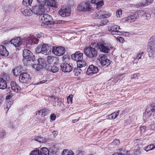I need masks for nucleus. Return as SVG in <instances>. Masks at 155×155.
I'll return each mask as SVG.
<instances>
[{"label": "nucleus", "mask_w": 155, "mask_h": 155, "mask_svg": "<svg viewBox=\"0 0 155 155\" xmlns=\"http://www.w3.org/2000/svg\"><path fill=\"white\" fill-rule=\"evenodd\" d=\"M84 52L85 55L89 58H94L97 55V51L95 48L91 46L85 48Z\"/></svg>", "instance_id": "obj_1"}, {"label": "nucleus", "mask_w": 155, "mask_h": 155, "mask_svg": "<svg viewBox=\"0 0 155 155\" xmlns=\"http://www.w3.org/2000/svg\"><path fill=\"white\" fill-rule=\"evenodd\" d=\"M77 67H75L74 68V72L76 76H78L80 75L84 70L83 68L84 67L87 65V63L83 59L79 61L77 63Z\"/></svg>", "instance_id": "obj_2"}, {"label": "nucleus", "mask_w": 155, "mask_h": 155, "mask_svg": "<svg viewBox=\"0 0 155 155\" xmlns=\"http://www.w3.org/2000/svg\"><path fill=\"white\" fill-rule=\"evenodd\" d=\"M94 47L98 48L100 51L104 53H108L110 51L111 46L108 45L104 42H102L99 43H94L93 45Z\"/></svg>", "instance_id": "obj_3"}, {"label": "nucleus", "mask_w": 155, "mask_h": 155, "mask_svg": "<svg viewBox=\"0 0 155 155\" xmlns=\"http://www.w3.org/2000/svg\"><path fill=\"white\" fill-rule=\"evenodd\" d=\"M23 56L25 58V60L26 61H34L35 60V57L34 55L28 50L25 49L23 51Z\"/></svg>", "instance_id": "obj_4"}, {"label": "nucleus", "mask_w": 155, "mask_h": 155, "mask_svg": "<svg viewBox=\"0 0 155 155\" xmlns=\"http://www.w3.org/2000/svg\"><path fill=\"white\" fill-rule=\"evenodd\" d=\"M11 42L15 47H23L25 44V40L19 37H15L11 40Z\"/></svg>", "instance_id": "obj_5"}, {"label": "nucleus", "mask_w": 155, "mask_h": 155, "mask_svg": "<svg viewBox=\"0 0 155 155\" xmlns=\"http://www.w3.org/2000/svg\"><path fill=\"white\" fill-rule=\"evenodd\" d=\"M39 19L42 21V24L46 25L51 24L53 23L52 17L48 14H44L39 16Z\"/></svg>", "instance_id": "obj_6"}, {"label": "nucleus", "mask_w": 155, "mask_h": 155, "mask_svg": "<svg viewBox=\"0 0 155 155\" xmlns=\"http://www.w3.org/2000/svg\"><path fill=\"white\" fill-rule=\"evenodd\" d=\"M107 29L111 34L113 35H121L124 34L125 32L118 31L120 29V27L117 25H109L107 27Z\"/></svg>", "instance_id": "obj_7"}, {"label": "nucleus", "mask_w": 155, "mask_h": 155, "mask_svg": "<svg viewBox=\"0 0 155 155\" xmlns=\"http://www.w3.org/2000/svg\"><path fill=\"white\" fill-rule=\"evenodd\" d=\"M45 6L39 5L34 6L32 8L33 12L35 15H43L45 12Z\"/></svg>", "instance_id": "obj_8"}, {"label": "nucleus", "mask_w": 155, "mask_h": 155, "mask_svg": "<svg viewBox=\"0 0 155 155\" xmlns=\"http://www.w3.org/2000/svg\"><path fill=\"white\" fill-rule=\"evenodd\" d=\"M98 59L101 64L103 66L107 67L110 64V61L107 58L106 55L105 54H99Z\"/></svg>", "instance_id": "obj_9"}, {"label": "nucleus", "mask_w": 155, "mask_h": 155, "mask_svg": "<svg viewBox=\"0 0 155 155\" xmlns=\"http://www.w3.org/2000/svg\"><path fill=\"white\" fill-rule=\"evenodd\" d=\"M71 13L70 8L68 6H62L59 10V15L63 17L68 16Z\"/></svg>", "instance_id": "obj_10"}, {"label": "nucleus", "mask_w": 155, "mask_h": 155, "mask_svg": "<svg viewBox=\"0 0 155 155\" xmlns=\"http://www.w3.org/2000/svg\"><path fill=\"white\" fill-rule=\"evenodd\" d=\"M111 14L109 12L103 11L98 12V13H95L93 16L95 18H106L110 17Z\"/></svg>", "instance_id": "obj_11"}, {"label": "nucleus", "mask_w": 155, "mask_h": 155, "mask_svg": "<svg viewBox=\"0 0 155 155\" xmlns=\"http://www.w3.org/2000/svg\"><path fill=\"white\" fill-rule=\"evenodd\" d=\"M31 78L30 75L27 73H23L21 74L19 77V81L22 83L28 84L31 81Z\"/></svg>", "instance_id": "obj_12"}, {"label": "nucleus", "mask_w": 155, "mask_h": 155, "mask_svg": "<svg viewBox=\"0 0 155 155\" xmlns=\"http://www.w3.org/2000/svg\"><path fill=\"white\" fill-rule=\"evenodd\" d=\"M53 53L55 55L58 56L63 54L65 52V48L63 47L54 46L52 47Z\"/></svg>", "instance_id": "obj_13"}, {"label": "nucleus", "mask_w": 155, "mask_h": 155, "mask_svg": "<svg viewBox=\"0 0 155 155\" xmlns=\"http://www.w3.org/2000/svg\"><path fill=\"white\" fill-rule=\"evenodd\" d=\"M60 67L62 71L65 72H70L74 68L73 66L65 63L61 64Z\"/></svg>", "instance_id": "obj_14"}, {"label": "nucleus", "mask_w": 155, "mask_h": 155, "mask_svg": "<svg viewBox=\"0 0 155 155\" xmlns=\"http://www.w3.org/2000/svg\"><path fill=\"white\" fill-rule=\"evenodd\" d=\"M52 46H49L48 44H44L41 48V53L45 55H48L51 53Z\"/></svg>", "instance_id": "obj_15"}, {"label": "nucleus", "mask_w": 155, "mask_h": 155, "mask_svg": "<svg viewBox=\"0 0 155 155\" xmlns=\"http://www.w3.org/2000/svg\"><path fill=\"white\" fill-rule=\"evenodd\" d=\"M98 69L97 67L93 65L89 66L87 70V74L89 75H93V74L97 73L98 71Z\"/></svg>", "instance_id": "obj_16"}, {"label": "nucleus", "mask_w": 155, "mask_h": 155, "mask_svg": "<svg viewBox=\"0 0 155 155\" xmlns=\"http://www.w3.org/2000/svg\"><path fill=\"white\" fill-rule=\"evenodd\" d=\"M149 55L150 57H152L155 53V44L153 42H150L148 44Z\"/></svg>", "instance_id": "obj_17"}, {"label": "nucleus", "mask_w": 155, "mask_h": 155, "mask_svg": "<svg viewBox=\"0 0 155 155\" xmlns=\"http://www.w3.org/2000/svg\"><path fill=\"white\" fill-rule=\"evenodd\" d=\"M77 9L79 11H85L86 10L89 11L90 10L91 8L90 7L88 4L83 2L81 3L78 6Z\"/></svg>", "instance_id": "obj_18"}, {"label": "nucleus", "mask_w": 155, "mask_h": 155, "mask_svg": "<svg viewBox=\"0 0 155 155\" xmlns=\"http://www.w3.org/2000/svg\"><path fill=\"white\" fill-rule=\"evenodd\" d=\"M83 54L79 53V52H76L74 54H73L71 55L72 59L77 62L79 61H81L83 59Z\"/></svg>", "instance_id": "obj_19"}, {"label": "nucleus", "mask_w": 155, "mask_h": 155, "mask_svg": "<svg viewBox=\"0 0 155 155\" xmlns=\"http://www.w3.org/2000/svg\"><path fill=\"white\" fill-rule=\"evenodd\" d=\"M33 9L31 10L29 8H23L21 9V12L25 16H29L32 15L33 12Z\"/></svg>", "instance_id": "obj_20"}, {"label": "nucleus", "mask_w": 155, "mask_h": 155, "mask_svg": "<svg viewBox=\"0 0 155 155\" xmlns=\"http://www.w3.org/2000/svg\"><path fill=\"white\" fill-rule=\"evenodd\" d=\"M46 68L48 71L54 73H56L59 70L58 68L56 66L51 65L49 64L46 65Z\"/></svg>", "instance_id": "obj_21"}, {"label": "nucleus", "mask_w": 155, "mask_h": 155, "mask_svg": "<svg viewBox=\"0 0 155 155\" xmlns=\"http://www.w3.org/2000/svg\"><path fill=\"white\" fill-rule=\"evenodd\" d=\"M47 61L49 64H52L53 63L55 64H58L59 62V59L56 57L49 55L47 56Z\"/></svg>", "instance_id": "obj_22"}, {"label": "nucleus", "mask_w": 155, "mask_h": 155, "mask_svg": "<svg viewBox=\"0 0 155 155\" xmlns=\"http://www.w3.org/2000/svg\"><path fill=\"white\" fill-rule=\"evenodd\" d=\"M39 39L36 38L35 36H28L26 38V41H28L29 44H31L32 43L34 44H37Z\"/></svg>", "instance_id": "obj_23"}, {"label": "nucleus", "mask_w": 155, "mask_h": 155, "mask_svg": "<svg viewBox=\"0 0 155 155\" xmlns=\"http://www.w3.org/2000/svg\"><path fill=\"white\" fill-rule=\"evenodd\" d=\"M11 86L12 89L15 92L18 93L20 91L21 88L15 82L12 81Z\"/></svg>", "instance_id": "obj_24"}, {"label": "nucleus", "mask_w": 155, "mask_h": 155, "mask_svg": "<svg viewBox=\"0 0 155 155\" xmlns=\"http://www.w3.org/2000/svg\"><path fill=\"white\" fill-rule=\"evenodd\" d=\"M0 54L3 56H7L8 55V52L6 48L3 45H0Z\"/></svg>", "instance_id": "obj_25"}, {"label": "nucleus", "mask_w": 155, "mask_h": 155, "mask_svg": "<svg viewBox=\"0 0 155 155\" xmlns=\"http://www.w3.org/2000/svg\"><path fill=\"white\" fill-rule=\"evenodd\" d=\"M100 18L101 19L97 23L98 26L105 25L108 22V19L106 18Z\"/></svg>", "instance_id": "obj_26"}, {"label": "nucleus", "mask_w": 155, "mask_h": 155, "mask_svg": "<svg viewBox=\"0 0 155 155\" xmlns=\"http://www.w3.org/2000/svg\"><path fill=\"white\" fill-rule=\"evenodd\" d=\"M56 7V3L54 0H47L45 2V6Z\"/></svg>", "instance_id": "obj_27"}, {"label": "nucleus", "mask_w": 155, "mask_h": 155, "mask_svg": "<svg viewBox=\"0 0 155 155\" xmlns=\"http://www.w3.org/2000/svg\"><path fill=\"white\" fill-rule=\"evenodd\" d=\"M153 112L149 107L146 109L145 113V117L148 118L153 115Z\"/></svg>", "instance_id": "obj_28"}, {"label": "nucleus", "mask_w": 155, "mask_h": 155, "mask_svg": "<svg viewBox=\"0 0 155 155\" xmlns=\"http://www.w3.org/2000/svg\"><path fill=\"white\" fill-rule=\"evenodd\" d=\"M7 87V83L5 80L2 78H0V89H4Z\"/></svg>", "instance_id": "obj_29"}, {"label": "nucleus", "mask_w": 155, "mask_h": 155, "mask_svg": "<svg viewBox=\"0 0 155 155\" xmlns=\"http://www.w3.org/2000/svg\"><path fill=\"white\" fill-rule=\"evenodd\" d=\"M40 155H49V152L48 149L46 147H43L39 151Z\"/></svg>", "instance_id": "obj_30"}, {"label": "nucleus", "mask_w": 155, "mask_h": 155, "mask_svg": "<svg viewBox=\"0 0 155 155\" xmlns=\"http://www.w3.org/2000/svg\"><path fill=\"white\" fill-rule=\"evenodd\" d=\"M137 18L135 15L134 14L130 16L125 18V20L128 21L129 22H132L134 21Z\"/></svg>", "instance_id": "obj_31"}, {"label": "nucleus", "mask_w": 155, "mask_h": 155, "mask_svg": "<svg viewBox=\"0 0 155 155\" xmlns=\"http://www.w3.org/2000/svg\"><path fill=\"white\" fill-rule=\"evenodd\" d=\"M119 113V110H117L112 113L111 114L108 116L109 119H115L118 115Z\"/></svg>", "instance_id": "obj_32"}, {"label": "nucleus", "mask_w": 155, "mask_h": 155, "mask_svg": "<svg viewBox=\"0 0 155 155\" xmlns=\"http://www.w3.org/2000/svg\"><path fill=\"white\" fill-rule=\"evenodd\" d=\"M33 0H23V4L24 5L28 6H31Z\"/></svg>", "instance_id": "obj_33"}, {"label": "nucleus", "mask_w": 155, "mask_h": 155, "mask_svg": "<svg viewBox=\"0 0 155 155\" xmlns=\"http://www.w3.org/2000/svg\"><path fill=\"white\" fill-rule=\"evenodd\" d=\"M21 70L19 68H15L13 71V72L15 76H18L20 75L21 74Z\"/></svg>", "instance_id": "obj_34"}, {"label": "nucleus", "mask_w": 155, "mask_h": 155, "mask_svg": "<svg viewBox=\"0 0 155 155\" xmlns=\"http://www.w3.org/2000/svg\"><path fill=\"white\" fill-rule=\"evenodd\" d=\"M51 98H53L52 100L54 102H57L58 103V105L61 104V98L58 97H54L53 96H52Z\"/></svg>", "instance_id": "obj_35"}, {"label": "nucleus", "mask_w": 155, "mask_h": 155, "mask_svg": "<svg viewBox=\"0 0 155 155\" xmlns=\"http://www.w3.org/2000/svg\"><path fill=\"white\" fill-rule=\"evenodd\" d=\"M62 155H74L73 152L71 151L64 150L62 152Z\"/></svg>", "instance_id": "obj_36"}, {"label": "nucleus", "mask_w": 155, "mask_h": 155, "mask_svg": "<svg viewBox=\"0 0 155 155\" xmlns=\"http://www.w3.org/2000/svg\"><path fill=\"white\" fill-rule=\"evenodd\" d=\"M153 1V0H143L142 2V5L144 6H147L150 5Z\"/></svg>", "instance_id": "obj_37"}, {"label": "nucleus", "mask_w": 155, "mask_h": 155, "mask_svg": "<svg viewBox=\"0 0 155 155\" xmlns=\"http://www.w3.org/2000/svg\"><path fill=\"white\" fill-rule=\"evenodd\" d=\"M33 68L35 69L36 70L39 71L43 68V66L38 64H34L32 65Z\"/></svg>", "instance_id": "obj_38"}, {"label": "nucleus", "mask_w": 155, "mask_h": 155, "mask_svg": "<svg viewBox=\"0 0 155 155\" xmlns=\"http://www.w3.org/2000/svg\"><path fill=\"white\" fill-rule=\"evenodd\" d=\"M35 140L39 142H44L45 141V139H44V138H42L39 136L35 137Z\"/></svg>", "instance_id": "obj_39"}, {"label": "nucleus", "mask_w": 155, "mask_h": 155, "mask_svg": "<svg viewBox=\"0 0 155 155\" xmlns=\"http://www.w3.org/2000/svg\"><path fill=\"white\" fill-rule=\"evenodd\" d=\"M95 4L97 5L96 8L99 9L101 8V6L104 5L103 0L99 1V2H97Z\"/></svg>", "instance_id": "obj_40"}, {"label": "nucleus", "mask_w": 155, "mask_h": 155, "mask_svg": "<svg viewBox=\"0 0 155 155\" xmlns=\"http://www.w3.org/2000/svg\"><path fill=\"white\" fill-rule=\"evenodd\" d=\"M154 148V145L153 144H151L147 146L145 148L144 150L146 152L152 150Z\"/></svg>", "instance_id": "obj_41"}, {"label": "nucleus", "mask_w": 155, "mask_h": 155, "mask_svg": "<svg viewBox=\"0 0 155 155\" xmlns=\"http://www.w3.org/2000/svg\"><path fill=\"white\" fill-rule=\"evenodd\" d=\"M51 153L53 154L57 155L59 153V149L56 147H52Z\"/></svg>", "instance_id": "obj_42"}, {"label": "nucleus", "mask_w": 155, "mask_h": 155, "mask_svg": "<svg viewBox=\"0 0 155 155\" xmlns=\"http://www.w3.org/2000/svg\"><path fill=\"white\" fill-rule=\"evenodd\" d=\"M38 64L43 67V65L45 64V60L42 58H38Z\"/></svg>", "instance_id": "obj_43"}, {"label": "nucleus", "mask_w": 155, "mask_h": 155, "mask_svg": "<svg viewBox=\"0 0 155 155\" xmlns=\"http://www.w3.org/2000/svg\"><path fill=\"white\" fill-rule=\"evenodd\" d=\"M12 104V102L11 101L7 102L5 106V109H7V111H8L9 108L10 107L11 105Z\"/></svg>", "instance_id": "obj_44"}, {"label": "nucleus", "mask_w": 155, "mask_h": 155, "mask_svg": "<svg viewBox=\"0 0 155 155\" xmlns=\"http://www.w3.org/2000/svg\"><path fill=\"white\" fill-rule=\"evenodd\" d=\"M143 54V53L142 52L139 53V54H137L136 56L134 57V60L137 59L139 60L141 58L142 55Z\"/></svg>", "instance_id": "obj_45"}, {"label": "nucleus", "mask_w": 155, "mask_h": 155, "mask_svg": "<svg viewBox=\"0 0 155 155\" xmlns=\"http://www.w3.org/2000/svg\"><path fill=\"white\" fill-rule=\"evenodd\" d=\"M30 155H40L39 150H34L31 152Z\"/></svg>", "instance_id": "obj_46"}, {"label": "nucleus", "mask_w": 155, "mask_h": 155, "mask_svg": "<svg viewBox=\"0 0 155 155\" xmlns=\"http://www.w3.org/2000/svg\"><path fill=\"white\" fill-rule=\"evenodd\" d=\"M122 11L121 9H119L116 12V15L117 18H120L122 15Z\"/></svg>", "instance_id": "obj_47"}, {"label": "nucleus", "mask_w": 155, "mask_h": 155, "mask_svg": "<svg viewBox=\"0 0 155 155\" xmlns=\"http://www.w3.org/2000/svg\"><path fill=\"white\" fill-rule=\"evenodd\" d=\"M143 16L145 17L146 19L147 20L149 19L150 18L151 15L150 13L147 12H143Z\"/></svg>", "instance_id": "obj_48"}, {"label": "nucleus", "mask_w": 155, "mask_h": 155, "mask_svg": "<svg viewBox=\"0 0 155 155\" xmlns=\"http://www.w3.org/2000/svg\"><path fill=\"white\" fill-rule=\"evenodd\" d=\"M153 124L149 126V128L151 130H154L155 129V119L153 120Z\"/></svg>", "instance_id": "obj_49"}, {"label": "nucleus", "mask_w": 155, "mask_h": 155, "mask_svg": "<svg viewBox=\"0 0 155 155\" xmlns=\"http://www.w3.org/2000/svg\"><path fill=\"white\" fill-rule=\"evenodd\" d=\"M73 95L70 94L69 95L67 98V102L68 104H71L72 101Z\"/></svg>", "instance_id": "obj_50"}, {"label": "nucleus", "mask_w": 155, "mask_h": 155, "mask_svg": "<svg viewBox=\"0 0 155 155\" xmlns=\"http://www.w3.org/2000/svg\"><path fill=\"white\" fill-rule=\"evenodd\" d=\"M146 130V127L145 126H143L140 127V133L142 134L144 133Z\"/></svg>", "instance_id": "obj_51"}, {"label": "nucleus", "mask_w": 155, "mask_h": 155, "mask_svg": "<svg viewBox=\"0 0 155 155\" xmlns=\"http://www.w3.org/2000/svg\"><path fill=\"white\" fill-rule=\"evenodd\" d=\"M116 39L121 43H123L124 41V38L118 36L116 38Z\"/></svg>", "instance_id": "obj_52"}, {"label": "nucleus", "mask_w": 155, "mask_h": 155, "mask_svg": "<svg viewBox=\"0 0 155 155\" xmlns=\"http://www.w3.org/2000/svg\"><path fill=\"white\" fill-rule=\"evenodd\" d=\"M121 152L120 153H114L112 155H125L126 154V152L125 151H124V150H122L121 151Z\"/></svg>", "instance_id": "obj_53"}, {"label": "nucleus", "mask_w": 155, "mask_h": 155, "mask_svg": "<svg viewBox=\"0 0 155 155\" xmlns=\"http://www.w3.org/2000/svg\"><path fill=\"white\" fill-rule=\"evenodd\" d=\"M6 133L4 131H2L0 132V138L2 139L5 138V136L6 135Z\"/></svg>", "instance_id": "obj_54"}, {"label": "nucleus", "mask_w": 155, "mask_h": 155, "mask_svg": "<svg viewBox=\"0 0 155 155\" xmlns=\"http://www.w3.org/2000/svg\"><path fill=\"white\" fill-rule=\"evenodd\" d=\"M38 1L39 3V5H45V2H46V0H38Z\"/></svg>", "instance_id": "obj_55"}, {"label": "nucleus", "mask_w": 155, "mask_h": 155, "mask_svg": "<svg viewBox=\"0 0 155 155\" xmlns=\"http://www.w3.org/2000/svg\"><path fill=\"white\" fill-rule=\"evenodd\" d=\"M112 143L113 144L118 145L120 143V141L119 140L116 139L113 141Z\"/></svg>", "instance_id": "obj_56"}, {"label": "nucleus", "mask_w": 155, "mask_h": 155, "mask_svg": "<svg viewBox=\"0 0 155 155\" xmlns=\"http://www.w3.org/2000/svg\"><path fill=\"white\" fill-rule=\"evenodd\" d=\"M68 4L70 6H73L74 5V2L73 0H68Z\"/></svg>", "instance_id": "obj_57"}, {"label": "nucleus", "mask_w": 155, "mask_h": 155, "mask_svg": "<svg viewBox=\"0 0 155 155\" xmlns=\"http://www.w3.org/2000/svg\"><path fill=\"white\" fill-rule=\"evenodd\" d=\"M41 48L40 46H38L36 49V51L37 53H41Z\"/></svg>", "instance_id": "obj_58"}, {"label": "nucleus", "mask_w": 155, "mask_h": 155, "mask_svg": "<svg viewBox=\"0 0 155 155\" xmlns=\"http://www.w3.org/2000/svg\"><path fill=\"white\" fill-rule=\"evenodd\" d=\"M149 107L150 108V109L152 110L153 112L155 111V104L152 105L151 106H149Z\"/></svg>", "instance_id": "obj_59"}, {"label": "nucleus", "mask_w": 155, "mask_h": 155, "mask_svg": "<svg viewBox=\"0 0 155 155\" xmlns=\"http://www.w3.org/2000/svg\"><path fill=\"white\" fill-rule=\"evenodd\" d=\"M47 110L46 109H43V110H40L38 111V113L39 114L41 113L42 115H43L44 116H45L46 115V114H43L45 113V111Z\"/></svg>", "instance_id": "obj_60"}, {"label": "nucleus", "mask_w": 155, "mask_h": 155, "mask_svg": "<svg viewBox=\"0 0 155 155\" xmlns=\"http://www.w3.org/2000/svg\"><path fill=\"white\" fill-rule=\"evenodd\" d=\"M56 118V116L55 114H51L50 116V118L52 120H55Z\"/></svg>", "instance_id": "obj_61"}, {"label": "nucleus", "mask_w": 155, "mask_h": 155, "mask_svg": "<svg viewBox=\"0 0 155 155\" xmlns=\"http://www.w3.org/2000/svg\"><path fill=\"white\" fill-rule=\"evenodd\" d=\"M65 21L61 20H58L57 21V24H63L64 23Z\"/></svg>", "instance_id": "obj_62"}, {"label": "nucleus", "mask_w": 155, "mask_h": 155, "mask_svg": "<svg viewBox=\"0 0 155 155\" xmlns=\"http://www.w3.org/2000/svg\"><path fill=\"white\" fill-rule=\"evenodd\" d=\"M119 76L117 77L113 81L115 83L117 82L118 80H119Z\"/></svg>", "instance_id": "obj_63"}, {"label": "nucleus", "mask_w": 155, "mask_h": 155, "mask_svg": "<svg viewBox=\"0 0 155 155\" xmlns=\"http://www.w3.org/2000/svg\"><path fill=\"white\" fill-rule=\"evenodd\" d=\"M139 74H133V76L131 77V79L136 78L137 75Z\"/></svg>", "instance_id": "obj_64"}]
</instances>
